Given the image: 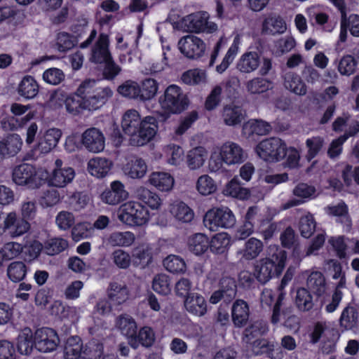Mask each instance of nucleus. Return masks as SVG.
<instances>
[{
	"instance_id": "51",
	"label": "nucleus",
	"mask_w": 359,
	"mask_h": 359,
	"mask_svg": "<svg viewBox=\"0 0 359 359\" xmlns=\"http://www.w3.org/2000/svg\"><path fill=\"white\" fill-rule=\"evenodd\" d=\"M181 79L186 84L198 85L206 81V73L198 69H190L182 74Z\"/></svg>"
},
{
	"instance_id": "60",
	"label": "nucleus",
	"mask_w": 359,
	"mask_h": 359,
	"mask_svg": "<svg viewBox=\"0 0 359 359\" xmlns=\"http://www.w3.org/2000/svg\"><path fill=\"white\" fill-rule=\"evenodd\" d=\"M324 144V140L321 137L316 136L307 139L306 146L308 148L306 158L311 161L317 156Z\"/></svg>"
},
{
	"instance_id": "30",
	"label": "nucleus",
	"mask_w": 359,
	"mask_h": 359,
	"mask_svg": "<svg viewBox=\"0 0 359 359\" xmlns=\"http://www.w3.org/2000/svg\"><path fill=\"white\" fill-rule=\"evenodd\" d=\"M261 63L259 54L256 51H249L241 55L238 63V69L243 73H250L256 70Z\"/></svg>"
},
{
	"instance_id": "26",
	"label": "nucleus",
	"mask_w": 359,
	"mask_h": 359,
	"mask_svg": "<svg viewBox=\"0 0 359 359\" xmlns=\"http://www.w3.org/2000/svg\"><path fill=\"white\" fill-rule=\"evenodd\" d=\"M287 29L284 20L279 15L271 14L263 21L262 32L267 35H276L283 34Z\"/></svg>"
},
{
	"instance_id": "9",
	"label": "nucleus",
	"mask_w": 359,
	"mask_h": 359,
	"mask_svg": "<svg viewBox=\"0 0 359 359\" xmlns=\"http://www.w3.org/2000/svg\"><path fill=\"white\" fill-rule=\"evenodd\" d=\"M74 177V170L64 165L63 161L58 158L55 161V167L48 177V182L52 187L63 188L70 184Z\"/></svg>"
},
{
	"instance_id": "62",
	"label": "nucleus",
	"mask_w": 359,
	"mask_h": 359,
	"mask_svg": "<svg viewBox=\"0 0 359 359\" xmlns=\"http://www.w3.org/2000/svg\"><path fill=\"white\" fill-rule=\"evenodd\" d=\"M56 46L59 51L66 52L75 46L74 37L67 32H60L57 35Z\"/></svg>"
},
{
	"instance_id": "23",
	"label": "nucleus",
	"mask_w": 359,
	"mask_h": 359,
	"mask_svg": "<svg viewBox=\"0 0 359 359\" xmlns=\"http://www.w3.org/2000/svg\"><path fill=\"white\" fill-rule=\"evenodd\" d=\"M339 327L342 331L358 329L359 325V312L358 309L348 304L341 311L339 320Z\"/></svg>"
},
{
	"instance_id": "36",
	"label": "nucleus",
	"mask_w": 359,
	"mask_h": 359,
	"mask_svg": "<svg viewBox=\"0 0 359 359\" xmlns=\"http://www.w3.org/2000/svg\"><path fill=\"white\" fill-rule=\"evenodd\" d=\"M149 182L162 191H170L174 185L173 177L169 173L164 172H152L149 176Z\"/></svg>"
},
{
	"instance_id": "19",
	"label": "nucleus",
	"mask_w": 359,
	"mask_h": 359,
	"mask_svg": "<svg viewBox=\"0 0 359 359\" xmlns=\"http://www.w3.org/2000/svg\"><path fill=\"white\" fill-rule=\"evenodd\" d=\"M128 192L126 190L124 184L116 180L111 183L110 189L104 190L100 195L102 201L109 205H117L126 200Z\"/></svg>"
},
{
	"instance_id": "17",
	"label": "nucleus",
	"mask_w": 359,
	"mask_h": 359,
	"mask_svg": "<svg viewBox=\"0 0 359 359\" xmlns=\"http://www.w3.org/2000/svg\"><path fill=\"white\" fill-rule=\"evenodd\" d=\"M109 39L107 34L101 33L90 52V61L95 64H102L104 61L110 60L111 54L109 49Z\"/></svg>"
},
{
	"instance_id": "25",
	"label": "nucleus",
	"mask_w": 359,
	"mask_h": 359,
	"mask_svg": "<svg viewBox=\"0 0 359 359\" xmlns=\"http://www.w3.org/2000/svg\"><path fill=\"white\" fill-rule=\"evenodd\" d=\"M250 316V309L246 302L237 299L231 307V318L235 327H243L246 325Z\"/></svg>"
},
{
	"instance_id": "27",
	"label": "nucleus",
	"mask_w": 359,
	"mask_h": 359,
	"mask_svg": "<svg viewBox=\"0 0 359 359\" xmlns=\"http://www.w3.org/2000/svg\"><path fill=\"white\" fill-rule=\"evenodd\" d=\"M245 112L238 106L227 104L222 111V118L224 123L229 126L240 125L245 119Z\"/></svg>"
},
{
	"instance_id": "1",
	"label": "nucleus",
	"mask_w": 359,
	"mask_h": 359,
	"mask_svg": "<svg viewBox=\"0 0 359 359\" xmlns=\"http://www.w3.org/2000/svg\"><path fill=\"white\" fill-rule=\"evenodd\" d=\"M76 95L81 100L68 97L65 102L67 110L77 114L81 109L96 110L101 107L113 95L109 87H101L94 79H86L77 88Z\"/></svg>"
},
{
	"instance_id": "35",
	"label": "nucleus",
	"mask_w": 359,
	"mask_h": 359,
	"mask_svg": "<svg viewBox=\"0 0 359 359\" xmlns=\"http://www.w3.org/2000/svg\"><path fill=\"white\" fill-rule=\"evenodd\" d=\"M34 346V335L29 327H25L18 337L17 347L22 355H30Z\"/></svg>"
},
{
	"instance_id": "29",
	"label": "nucleus",
	"mask_w": 359,
	"mask_h": 359,
	"mask_svg": "<svg viewBox=\"0 0 359 359\" xmlns=\"http://www.w3.org/2000/svg\"><path fill=\"white\" fill-rule=\"evenodd\" d=\"M284 86L292 93L304 96L307 93V86L302 79L294 72H287L284 76Z\"/></svg>"
},
{
	"instance_id": "18",
	"label": "nucleus",
	"mask_w": 359,
	"mask_h": 359,
	"mask_svg": "<svg viewBox=\"0 0 359 359\" xmlns=\"http://www.w3.org/2000/svg\"><path fill=\"white\" fill-rule=\"evenodd\" d=\"M237 291V285L234 278L224 276L219 280V288L215 291L210 298L212 304H217L222 299L230 301L235 297Z\"/></svg>"
},
{
	"instance_id": "64",
	"label": "nucleus",
	"mask_w": 359,
	"mask_h": 359,
	"mask_svg": "<svg viewBox=\"0 0 359 359\" xmlns=\"http://www.w3.org/2000/svg\"><path fill=\"white\" fill-rule=\"evenodd\" d=\"M269 81L262 78H254L246 84L248 91L252 94L264 93L269 88Z\"/></svg>"
},
{
	"instance_id": "61",
	"label": "nucleus",
	"mask_w": 359,
	"mask_h": 359,
	"mask_svg": "<svg viewBox=\"0 0 359 359\" xmlns=\"http://www.w3.org/2000/svg\"><path fill=\"white\" fill-rule=\"evenodd\" d=\"M0 250L4 260H11L23 252V247L18 243L9 242L6 243Z\"/></svg>"
},
{
	"instance_id": "4",
	"label": "nucleus",
	"mask_w": 359,
	"mask_h": 359,
	"mask_svg": "<svg viewBox=\"0 0 359 359\" xmlns=\"http://www.w3.org/2000/svg\"><path fill=\"white\" fill-rule=\"evenodd\" d=\"M255 149L257 156L263 161L276 163L286 156L287 145L280 138L273 137L259 142Z\"/></svg>"
},
{
	"instance_id": "50",
	"label": "nucleus",
	"mask_w": 359,
	"mask_h": 359,
	"mask_svg": "<svg viewBox=\"0 0 359 359\" xmlns=\"http://www.w3.org/2000/svg\"><path fill=\"white\" fill-rule=\"evenodd\" d=\"M163 266L168 271L173 273H184L186 264L183 259L177 255H169L163 260Z\"/></svg>"
},
{
	"instance_id": "20",
	"label": "nucleus",
	"mask_w": 359,
	"mask_h": 359,
	"mask_svg": "<svg viewBox=\"0 0 359 359\" xmlns=\"http://www.w3.org/2000/svg\"><path fill=\"white\" fill-rule=\"evenodd\" d=\"M61 137L62 131L60 129L50 128L39 137L34 150L40 154H48L57 146Z\"/></svg>"
},
{
	"instance_id": "54",
	"label": "nucleus",
	"mask_w": 359,
	"mask_h": 359,
	"mask_svg": "<svg viewBox=\"0 0 359 359\" xmlns=\"http://www.w3.org/2000/svg\"><path fill=\"white\" fill-rule=\"evenodd\" d=\"M299 229L301 235L304 238H308L313 233L316 229V222L311 213L308 212L300 218Z\"/></svg>"
},
{
	"instance_id": "2",
	"label": "nucleus",
	"mask_w": 359,
	"mask_h": 359,
	"mask_svg": "<svg viewBox=\"0 0 359 359\" xmlns=\"http://www.w3.org/2000/svg\"><path fill=\"white\" fill-rule=\"evenodd\" d=\"M121 127L125 134L130 136V144L135 147L149 142L155 136L158 128L156 118L149 116L141 119L138 111L135 109L125 112Z\"/></svg>"
},
{
	"instance_id": "6",
	"label": "nucleus",
	"mask_w": 359,
	"mask_h": 359,
	"mask_svg": "<svg viewBox=\"0 0 359 359\" xmlns=\"http://www.w3.org/2000/svg\"><path fill=\"white\" fill-rule=\"evenodd\" d=\"M204 225L212 231L219 228L229 229L236 224V218L228 207L214 208L209 210L203 218Z\"/></svg>"
},
{
	"instance_id": "5",
	"label": "nucleus",
	"mask_w": 359,
	"mask_h": 359,
	"mask_svg": "<svg viewBox=\"0 0 359 359\" xmlns=\"http://www.w3.org/2000/svg\"><path fill=\"white\" fill-rule=\"evenodd\" d=\"M118 218L130 226H142L149 219L148 210L138 202L129 201L121 205L118 209Z\"/></svg>"
},
{
	"instance_id": "48",
	"label": "nucleus",
	"mask_w": 359,
	"mask_h": 359,
	"mask_svg": "<svg viewBox=\"0 0 359 359\" xmlns=\"http://www.w3.org/2000/svg\"><path fill=\"white\" fill-rule=\"evenodd\" d=\"M135 239V235L130 231L114 232L109 236L108 242L112 246H130Z\"/></svg>"
},
{
	"instance_id": "24",
	"label": "nucleus",
	"mask_w": 359,
	"mask_h": 359,
	"mask_svg": "<svg viewBox=\"0 0 359 359\" xmlns=\"http://www.w3.org/2000/svg\"><path fill=\"white\" fill-rule=\"evenodd\" d=\"M22 145L20 135L13 134L6 139L0 141V162L6 158L15 156L21 149Z\"/></svg>"
},
{
	"instance_id": "57",
	"label": "nucleus",
	"mask_w": 359,
	"mask_h": 359,
	"mask_svg": "<svg viewBox=\"0 0 359 359\" xmlns=\"http://www.w3.org/2000/svg\"><path fill=\"white\" fill-rule=\"evenodd\" d=\"M226 191L230 196L241 199H245L249 195L248 189L241 186L237 177H235L230 181L226 186Z\"/></svg>"
},
{
	"instance_id": "12",
	"label": "nucleus",
	"mask_w": 359,
	"mask_h": 359,
	"mask_svg": "<svg viewBox=\"0 0 359 359\" xmlns=\"http://www.w3.org/2000/svg\"><path fill=\"white\" fill-rule=\"evenodd\" d=\"M12 179L19 186L27 185L34 187L37 185V170L30 163H22L15 166L12 172Z\"/></svg>"
},
{
	"instance_id": "55",
	"label": "nucleus",
	"mask_w": 359,
	"mask_h": 359,
	"mask_svg": "<svg viewBox=\"0 0 359 359\" xmlns=\"http://www.w3.org/2000/svg\"><path fill=\"white\" fill-rule=\"evenodd\" d=\"M117 90L123 97L140 99V87L135 81H126L118 86Z\"/></svg>"
},
{
	"instance_id": "16",
	"label": "nucleus",
	"mask_w": 359,
	"mask_h": 359,
	"mask_svg": "<svg viewBox=\"0 0 359 359\" xmlns=\"http://www.w3.org/2000/svg\"><path fill=\"white\" fill-rule=\"evenodd\" d=\"M115 326L128 339L130 347L137 349L135 334L137 326L135 319L128 314H121L116 318Z\"/></svg>"
},
{
	"instance_id": "11",
	"label": "nucleus",
	"mask_w": 359,
	"mask_h": 359,
	"mask_svg": "<svg viewBox=\"0 0 359 359\" xmlns=\"http://www.w3.org/2000/svg\"><path fill=\"white\" fill-rule=\"evenodd\" d=\"M59 342L57 332L51 328L38 329L34 333V346L40 352L49 353L55 351Z\"/></svg>"
},
{
	"instance_id": "63",
	"label": "nucleus",
	"mask_w": 359,
	"mask_h": 359,
	"mask_svg": "<svg viewBox=\"0 0 359 359\" xmlns=\"http://www.w3.org/2000/svg\"><path fill=\"white\" fill-rule=\"evenodd\" d=\"M222 87L221 85H217L213 87L205 102V107L210 111L216 108L220 103L222 99Z\"/></svg>"
},
{
	"instance_id": "59",
	"label": "nucleus",
	"mask_w": 359,
	"mask_h": 359,
	"mask_svg": "<svg viewBox=\"0 0 359 359\" xmlns=\"http://www.w3.org/2000/svg\"><path fill=\"white\" fill-rule=\"evenodd\" d=\"M196 189L201 194L207 196L215 192L217 187L210 177L204 175L198 179Z\"/></svg>"
},
{
	"instance_id": "38",
	"label": "nucleus",
	"mask_w": 359,
	"mask_h": 359,
	"mask_svg": "<svg viewBox=\"0 0 359 359\" xmlns=\"http://www.w3.org/2000/svg\"><path fill=\"white\" fill-rule=\"evenodd\" d=\"M294 300L297 309L304 312L311 311L314 305L311 292L305 287L296 290Z\"/></svg>"
},
{
	"instance_id": "13",
	"label": "nucleus",
	"mask_w": 359,
	"mask_h": 359,
	"mask_svg": "<svg viewBox=\"0 0 359 359\" xmlns=\"http://www.w3.org/2000/svg\"><path fill=\"white\" fill-rule=\"evenodd\" d=\"M81 143L88 151L99 153L104 149L105 137L100 129L90 128L83 133Z\"/></svg>"
},
{
	"instance_id": "42",
	"label": "nucleus",
	"mask_w": 359,
	"mask_h": 359,
	"mask_svg": "<svg viewBox=\"0 0 359 359\" xmlns=\"http://www.w3.org/2000/svg\"><path fill=\"white\" fill-rule=\"evenodd\" d=\"M230 243V237L226 233H219L212 238L209 242V247L213 253L221 255L227 251Z\"/></svg>"
},
{
	"instance_id": "41",
	"label": "nucleus",
	"mask_w": 359,
	"mask_h": 359,
	"mask_svg": "<svg viewBox=\"0 0 359 359\" xmlns=\"http://www.w3.org/2000/svg\"><path fill=\"white\" fill-rule=\"evenodd\" d=\"M269 330L267 323L262 320H258L252 323L245 329L243 336V342L250 344L257 334H264Z\"/></svg>"
},
{
	"instance_id": "53",
	"label": "nucleus",
	"mask_w": 359,
	"mask_h": 359,
	"mask_svg": "<svg viewBox=\"0 0 359 359\" xmlns=\"http://www.w3.org/2000/svg\"><path fill=\"white\" fill-rule=\"evenodd\" d=\"M67 248V241L62 238H54L46 242L44 250L47 255H54L64 251Z\"/></svg>"
},
{
	"instance_id": "44",
	"label": "nucleus",
	"mask_w": 359,
	"mask_h": 359,
	"mask_svg": "<svg viewBox=\"0 0 359 359\" xmlns=\"http://www.w3.org/2000/svg\"><path fill=\"white\" fill-rule=\"evenodd\" d=\"M327 210L329 215L337 217L338 218L337 221L341 223L347 230H349L351 221L348 213V207L344 202L336 205L329 206Z\"/></svg>"
},
{
	"instance_id": "21",
	"label": "nucleus",
	"mask_w": 359,
	"mask_h": 359,
	"mask_svg": "<svg viewBox=\"0 0 359 359\" xmlns=\"http://www.w3.org/2000/svg\"><path fill=\"white\" fill-rule=\"evenodd\" d=\"M6 231L9 230L13 237L25 233L30 228L29 222L22 217H18L15 212L8 213L4 217Z\"/></svg>"
},
{
	"instance_id": "3",
	"label": "nucleus",
	"mask_w": 359,
	"mask_h": 359,
	"mask_svg": "<svg viewBox=\"0 0 359 359\" xmlns=\"http://www.w3.org/2000/svg\"><path fill=\"white\" fill-rule=\"evenodd\" d=\"M287 255L278 245H271L264 258L259 259L254 264L253 275L262 284H265L274 275H280L285 266Z\"/></svg>"
},
{
	"instance_id": "45",
	"label": "nucleus",
	"mask_w": 359,
	"mask_h": 359,
	"mask_svg": "<svg viewBox=\"0 0 359 359\" xmlns=\"http://www.w3.org/2000/svg\"><path fill=\"white\" fill-rule=\"evenodd\" d=\"M189 250L196 255L204 253L209 247V241L203 233H196L188 241Z\"/></svg>"
},
{
	"instance_id": "34",
	"label": "nucleus",
	"mask_w": 359,
	"mask_h": 359,
	"mask_svg": "<svg viewBox=\"0 0 359 359\" xmlns=\"http://www.w3.org/2000/svg\"><path fill=\"white\" fill-rule=\"evenodd\" d=\"M111 165V162L107 158L96 157L89 161L88 169L92 175L97 178H102L107 175Z\"/></svg>"
},
{
	"instance_id": "32",
	"label": "nucleus",
	"mask_w": 359,
	"mask_h": 359,
	"mask_svg": "<svg viewBox=\"0 0 359 359\" xmlns=\"http://www.w3.org/2000/svg\"><path fill=\"white\" fill-rule=\"evenodd\" d=\"M186 309L196 316H202L207 311V304L203 297L196 293L189 294L185 301Z\"/></svg>"
},
{
	"instance_id": "49",
	"label": "nucleus",
	"mask_w": 359,
	"mask_h": 359,
	"mask_svg": "<svg viewBox=\"0 0 359 359\" xmlns=\"http://www.w3.org/2000/svg\"><path fill=\"white\" fill-rule=\"evenodd\" d=\"M135 339L137 342V348L142 345L144 347H150L155 341V334L152 329L145 326L142 327L138 333L135 332Z\"/></svg>"
},
{
	"instance_id": "40",
	"label": "nucleus",
	"mask_w": 359,
	"mask_h": 359,
	"mask_svg": "<svg viewBox=\"0 0 359 359\" xmlns=\"http://www.w3.org/2000/svg\"><path fill=\"white\" fill-rule=\"evenodd\" d=\"M135 196L138 200L148 205L151 209H158L161 204L159 196L144 187H140L135 190Z\"/></svg>"
},
{
	"instance_id": "33",
	"label": "nucleus",
	"mask_w": 359,
	"mask_h": 359,
	"mask_svg": "<svg viewBox=\"0 0 359 359\" xmlns=\"http://www.w3.org/2000/svg\"><path fill=\"white\" fill-rule=\"evenodd\" d=\"M125 174L132 179L142 178L147 172V165L141 158L134 157L124 167Z\"/></svg>"
},
{
	"instance_id": "52",
	"label": "nucleus",
	"mask_w": 359,
	"mask_h": 359,
	"mask_svg": "<svg viewBox=\"0 0 359 359\" xmlns=\"http://www.w3.org/2000/svg\"><path fill=\"white\" fill-rule=\"evenodd\" d=\"M153 290L163 295H167L171 292L170 280L165 274H158L154 276L152 282Z\"/></svg>"
},
{
	"instance_id": "47",
	"label": "nucleus",
	"mask_w": 359,
	"mask_h": 359,
	"mask_svg": "<svg viewBox=\"0 0 359 359\" xmlns=\"http://www.w3.org/2000/svg\"><path fill=\"white\" fill-rule=\"evenodd\" d=\"M82 343L77 336L67 339L65 346L64 353L66 359H78L81 353Z\"/></svg>"
},
{
	"instance_id": "56",
	"label": "nucleus",
	"mask_w": 359,
	"mask_h": 359,
	"mask_svg": "<svg viewBox=\"0 0 359 359\" xmlns=\"http://www.w3.org/2000/svg\"><path fill=\"white\" fill-rule=\"evenodd\" d=\"M158 91V83L153 79L143 81L140 92V100H148L153 98Z\"/></svg>"
},
{
	"instance_id": "22",
	"label": "nucleus",
	"mask_w": 359,
	"mask_h": 359,
	"mask_svg": "<svg viewBox=\"0 0 359 359\" xmlns=\"http://www.w3.org/2000/svg\"><path fill=\"white\" fill-rule=\"evenodd\" d=\"M107 297L114 306H120L129 298V290L126 283L111 282L107 288Z\"/></svg>"
},
{
	"instance_id": "43",
	"label": "nucleus",
	"mask_w": 359,
	"mask_h": 359,
	"mask_svg": "<svg viewBox=\"0 0 359 359\" xmlns=\"http://www.w3.org/2000/svg\"><path fill=\"white\" fill-rule=\"evenodd\" d=\"M207 154L206 150L202 147L190 150L187 156L188 167L191 170L201 168L205 163Z\"/></svg>"
},
{
	"instance_id": "15",
	"label": "nucleus",
	"mask_w": 359,
	"mask_h": 359,
	"mask_svg": "<svg viewBox=\"0 0 359 359\" xmlns=\"http://www.w3.org/2000/svg\"><path fill=\"white\" fill-rule=\"evenodd\" d=\"M220 156L227 165L240 164L248 158L247 153L237 143L226 142L220 149Z\"/></svg>"
},
{
	"instance_id": "28",
	"label": "nucleus",
	"mask_w": 359,
	"mask_h": 359,
	"mask_svg": "<svg viewBox=\"0 0 359 359\" xmlns=\"http://www.w3.org/2000/svg\"><path fill=\"white\" fill-rule=\"evenodd\" d=\"M306 286L307 290L318 297L324 294L327 290V284L324 275L317 271L311 272L308 276Z\"/></svg>"
},
{
	"instance_id": "14",
	"label": "nucleus",
	"mask_w": 359,
	"mask_h": 359,
	"mask_svg": "<svg viewBox=\"0 0 359 359\" xmlns=\"http://www.w3.org/2000/svg\"><path fill=\"white\" fill-rule=\"evenodd\" d=\"M264 250L263 242L255 237L246 240L243 248L236 252V257L239 262H250L257 259Z\"/></svg>"
},
{
	"instance_id": "58",
	"label": "nucleus",
	"mask_w": 359,
	"mask_h": 359,
	"mask_svg": "<svg viewBox=\"0 0 359 359\" xmlns=\"http://www.w3.org/2000/svg\"><path fill=\"white\" fill-rule=\"evenodd\" d=\"M357 62L351 55L343 56L339 62L338 71L341 75L350 76L353 74L356 68Z\"/></svg>"
},
{
	"instance_id": "37",
	"label": "nucleus",
	"mask_w": 359,
	"mask_h": 359,
	"mask_svg": "<svg viewBox=\"0 0 359 359\" xmlns=\"http://www.w3.org/2000/svg\"><path fill=\"white\" fill-rule=\"evenodd\" d=\"M171 215L178 221L188 223L194 218V212L184 202L177 201L170 205Z\"/></svg>"
},
{
	"instance_id": "39",
	"label": "nucleus",
	"mask_w": 359,
	"mask_h": 359,
	"mask_svg": "<svg viewBox=\"0 0 359 359\" xmlns=\"http://www.w3.org/2000/svg\"><path fill=\"white\" fill-rule=\"evenodd\" d=\"M39 85L31 76H25L18 85V94L26 98L32 99L38 94Z\"/></svg>"
},
{
	"instance_id": "8",
	"label": "nucleus",
	"mask_w": 359,
	"mask_h": 359,
	"mask_svg": "<svg viewBox=\"0 0 359 359\" xmlns=\"http://www.w3.org/2000/svg\"><path fill=\"white\" fill-rule=\"evenodd\" d=\"M180 52L189 59L201 57L206 49L205 42L197 36L188 34L182 37L178 41Z\"/></svg>"
},
{
	"instance_id": "10",
	"label": "nucleus",
	"mask_w": 359,
	"mask_h": 359,
	"mask_svg": "<svg viewBox=\"0 0 359 359\" xmlns=\"http://www.w3.org/2000/svg\"><path fill=\"white\" fill-rule=\"evenodd\" d=\"M208 18V13L197 12L184 17L183 22L190 32L212 33L217 29V25Z\"/></svg>"
},
{
	"instance_id": "46",
	"label": "nucleus",
	"mask_w": 359,
	"mask_h": 359,
	"mask_svg": "<svg viewBox=\"0 0 359 359\" xmlns=\"http://www.w3.org/2000/svg\"><path fill=\"white\" fill-rule=\"evenodd\" d=\"M6 272L12 282L18 283L25 278L27 268L23 262L14 261L8 264Z\"/></svg>"
},
{
	"instance_id": "7",
	"label": "nucleus",
	"mask_w": 359,
	"mask_h": 359,
	"mask_svg": "<svg viewBox=\"0 0 359 359\" xmlns=\"http://www.w3.org/2000/svg\"><path fill=\"white\" fill-rule=\"evenodd\" d=\"M160 104L169 113L180 114L187 108L189 100L179 86L170 85L165 89Z\"/></svg>"
},
{
	"instance_id": "31",
	"label": "nucleus",
	"mask_w": 359,
	"mask_h": 359,
	"mask_svg": "<svg viewBox=\"0 0 359 359\" xmlns=\"http://www.w3.org/2000/svg\"><path fill=\"white\" fill-rule=\"evenodd\" d=\"M244 133L248 136L257 135H267L272 131L271 125L262 119H252L243 126Z\"/></svg>"
}]
</instances>
